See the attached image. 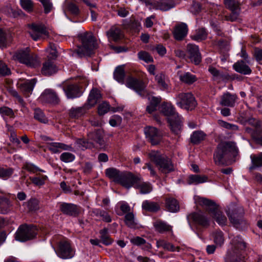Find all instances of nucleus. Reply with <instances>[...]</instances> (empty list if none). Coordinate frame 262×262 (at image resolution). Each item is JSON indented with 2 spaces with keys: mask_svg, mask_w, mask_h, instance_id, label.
I'll return each instance as SVG.
<instances>
[{
  "mask_svg": "<svg viewBox=\"0 0 262 262\" xmlns=\"http://www.w3.org/2000/svg\"><path fill=\"white\" fill-rule=\"evenodd\" d=\"M155 80L160 90L167 91L169 90V85L166 82V76L162 73L155 76Z\"/></svg>",
  "mask_w": 262,
  "mask_h": 262,
  "instance_id": "nucleus-39",
  "label": "nucleus"
},
{
  "mask_svg": "<svg viewBox=\"0 0 262 262\" xmlns=\"http://www.w3.org/2000/svg\"><path fill=\"white\" fill-rule=\"evenodd\" d=\"M89 108H87L85 104L81 107H72L69 112L70 118L78 119L82 117Z\"/></svg>",
  "mask_w": 262,
  "mask_h": 262,
  "instance_id": "nucleus-29",
  "label": "nucleus"
},
{
  "mask_svg": "<svg viewBox=\"0 0 262 262\" xmlns=\"http://www.w3.org/2000/svg\"><path fill=\"white\" fill-rule=\"evenodd\" d=\"M237 99L236 94H232L229 92L224 93L221 98L220 104L222 106L234 107Z\"/></svg>",
  "mask_w": 262,
  "mask_h": 262,
  "instance_id": "nucleus-23",
  "label": "nucleus"
},
{
  "mask_svg": "<svg viewBox=\"0 0 262 262\" xmlns=\"http://www.w3.org/2000/svg\"><path fill=\"white\" fill-rule=\"evenodd\" d=\"M125 222L126 225L129 228H134L136 227L134 215L133 213H128L125 216Z\"/></svg>",
  "mask_w": 262,
  "mask_h": 262,
  "instance_id": "nucleus-58",
  "label": "nucleus"
},
{
  "mask_svg": "<svg viewBox=\"0 0 262 262\" xmlns=\"http://www.w3.org/2000/svg\"><path fill=\"white\" fill-rule=\"evenodd\" d=\"M180 80L185 83L191 84L196 80L195 75L191 74L189 72L181 73L180 72L178 73Z\"/></svg>",
  "mask_w": 262,
  "mask_h": 262,
  "instance_id": "nucleus-42",
  "label": "nucleus"
},
{
  "mask_svg": "<svg viewBox=\"0 0 262 262\" xmlns=\"http://www.w3.org/2000/svg\"><path fill=\"white\" fill-rule=\"evenodd\" d=\"M58 69L51 60H48L43 64L41 73L46 76H50L57 72Z\"/></svg>",
  "mask_w": 262,
  "mask_h": 262,
  "instance_id": "nucleus-30",
  "label": "nucleus"
},
{
  "mask_svg": "<svg viewBox=\"0 0 262 262\" xmlns=\"http://www.w3.org/2000/svg\"><path fill=\"white\" fill-rule=\"evenodd\" d=\"M208 181V177L205 175L191 174L187 179V183L189 185H198Z\"/></svg>",
  "mask_w": 262,
  "mask_h": 262,
  "instance_id": "nucleus-36",
  "label": "nucleus"
},
{
  "mask_svg": "<svg viewBox=\"0 0 262 262\" xmlns=\"http://www.w3.org/2000/svg\"><path fill=\"white\" fill-rule=\"evenodd\" d=\"M47 148L52 154H59L62 150H73L71 145H67L61 142L49 143Z\"/></svg>",
  "mask_w": 262,
  "mask_h": 262,
  "instance_id": "nucleus-20",
  "label": "nucleus"
},
{
  "mask_svg": "<svg viewBox=\"0 0 262 262\" xmlns=\"http://www.w3.org/2000/svg\"><path fill=\"white\" fill-rule=\"evenodd\" d=\"M107 35L108 38L116 41L121 38L122 33L119 28L116 26H113L107 32Z\"/></svg>",
  "mask_w": 262,
  "mask_h": 262,
  "instance_id": "nucleus-37",
  "label": "nucleus"
},
{
  "mask_svg": "<svg viewBox=\"0 0 262 262\" xmlns=\"http://www.w3.org/2000/svg\"><path fill=\"white\" fill-rule=\"evenodd\" d=\"M207 37V33L204 28L196 30L195 33L191 36V38L196 41H201L205 39Z\"/></svg>",
  "mask_w": 262,
  "mask_h": 262,
  "instance_id": "nucleus-51",
  "label": "nucleus"
},
{
  "mask_svg": "<svg viewBox=\"0 0 262 262\" xmlns=\"http://www.w3.org/2000/svg\"><path fill=\"white\" fill-rule=\"evenodd\" d=\"M13 173V169L10 167H0V179L6 180L10 178Z\"/></svg>",
  "mask_w": 262,
  "mask_h": 262,
  "instance_id": "nucleus-52",
  "label": "nucleus"
},
{
  "mask_svg": "<svg viewBox=\"0 0 262 262\" xmlns=\"http://www.w3.org/2000/svg\"><path fill=\"white\" fill-rule=\"evenodd\" d=\"M13 40V36L10 33L0 28V48H7L12 43Z\"/></svg>",
  "mask_w": 262,
  "mask_h": 262,
  "instance_id": "nucleus-22",
  "label": "nucleus"
},
{
  "mask_svg": "<svg viewBox=\"0 0 262 262\" xmlns=\"http://www.w3.org/2000/svg\"><path fill=\"white\" fill-rule=\"evenodd\" d=\"M175 4L172 0H160L154 3V7L161 11H167L173 8Z\"/></svg>",
  "mask_w": 262,
  "mask_h": 262,
  "instance_id": "nucleus-33",
  "label": "nucleus"
},
{
  "mask_svg": "<svg viewBox=\"0 0 262 262\" xmlns=\"http://www.w3.org/2000/svg\"><path fill=\"white\" fill-rule=\"evenodd\" d=\"M225 7L231 11V13L225 16L226 21H234L236 20L241 12L240 3L238 0H224Z\"/></svg>",
  "mask_w": 262,
  "mask_h": 262,
  "instance_id": "nucleus-10",
  "label": "nucleus"
},
{
  "mask_svg": "<svg viewBox=\"0 0 262 262\" xmlns=\"http://www.w3.org/2000/svg\"><path fill=\"white\" fill-rule=\"evenodd\" d=\"M187 52L188 57L195 64H199L202 60V57L199 47L195 45L189 43L187 45Z\"/></svg>",
  "mask_w": 262,
  "mask_h": 262,
  "instance_id": "nucleus-17",
  "label": "nucleus"
},
{
  "mask_svg": "<svg viewBox=\"0 0 262 262\" xmlns=\"http://www.w3.org/2000/svg\"><path fill=\"white\" fill-rule=\"evenodd\" d=\"M76 143L79 148L82 150L88 148H91L93 146V143L91 140H86L83 139H78L76 140Z\"/></svg>",
  "mask_w": 262,
  "mask_h": 262,
  "instance_id": "nucleus-53",
  "label": "nucleus"
},
{
  "mask_svg": "<svg viewBox=\"0 0 262 262\" xmlns=\"http://www.w3.org/2000/svg\"><path fill=\"white\" fill-rule=\"evenodd\" d=\"M149 104L146 107V111L148 113L151 114L157 110V108L161 101V98L159 97H151L149 98Z\"/></svg>",
  "mask_w": 262,
  "mask_h": 262,
  "instance_id": "nucleus-41",
  "label": "nucleus"
},
{
  "mask_svg": "<svg viewBox=\"0 0 262 262\" xmlns=\"http://www.w3.org/2000/svg\"><path fill=\"white\" fill-rule=\"evenodd\" d=\"M144 133L146 138L152 145L159 144L162 140V133L155 127L148 126L145 127Z\"/></svg>",
  "mask_w": 262,
  "mask_h": 262,
  "instance_id": "nucleus-12",
  "label": "nucleus"
},
{
  "mask_svg": "<svg viewBox=\"0 0 262 262\" xmlns=\"http://www.w3.org/2000/svg\"><path fill=\"white\" fill-rule=\"evenodd\" d=\"M157 165L163 173H169L174 170V167L170 159L166 156H164Z\"/></svg>",
  "mask_w": 262,
  "mask_h": 262,
  "instance_id": "nucleus-25",
  "label": "nucleus"
},
{
  "mask_svg": "<svg viewBox=\"0 0 262 262\" xmlns=\"http://www.w3.org/2000/svg\"><path fill=\"white\" fill-rule=\"evenodd\" d=\"M142 209L149 212H157L160 209L159 205L154 202L145 200L142 204Z\"/></svg>",
  "mask_w": 262,
  "mask_h": 262,
  "instance_id": "nucleus-40",
  "label": "nucleus"
},
{
  "mask_svg": "<svg viewBox=\"0 0 262 262\" xmlns=\"http://www.w3.org/2000/svg\"><path fill=\"white\" fill-rule=\"evenodd\" d=\"M125 85L128 88L134 90L140 96L144 95L145 94V85L142 80L129 76L126 79Z\"/></svg>",
  "mask_w": 262,
  "mask_h": 262,
  "instance_id": "nucleus-13",
  "label": "nucleus"
},
{
  "mask_svg": "<svg viewBox=\"0 0 262 262\" xmlns=\"http://www.w3.org/2000/svg\"><path fill=\"white\" fill-rule=\"evenodd\" d=\"M161 112L169 118L178 117L179 115L176 112L175 108L169 103H163L161 105Z\"/></svg>",
  "mask_w": 262,
  "mask_h": 262,
  "instance_id": "nucleus-32",
  "label": "nucleus"
},
{
  "mask_svg": "<svg viewBox=\"0 0 262 262\" xmlns=\"http://www.w3.org/2000/svg\"><path fill=\"white\" fill-rule=\"evenodd\" d=\"M59 209L64 214L74 217L77 216L80 212V207L72 203H62Z\"/></svg>",
  "mask_w": 262,
  "mask_h": 262,
  "instance_id": "nucleus-16",
  "label": "nucleus"
},
{
  "mask_svg": "<svg viewBox=\"0 0 262 262\" xmlns=\"http://www.w3.org/2000/svg\"><path fill=\"white\" fill-rule=\"evenodd\" d=\"M168 121L169 123L171 131L177 135H179L182 130V118L179 115L178 117L169 118Z\"/></svg>",
  "mask_w": 262,
  "mask_h": 262,
  "instance_id": "nucleus-24",
  "label": "nucleus"
},
{
  "mask_svg": "<svg viewBox=\"0 0 262 262\" xmlns=\"http://www.w3.org/2000/svg\"><path fill=\"white\" fill-rule=\"evenodd\" d=\"M20 4L23 9L28 12L33 11L34 4L32 0H20Z\"/></svg>",
  "mask_w": 262,
  "mask_h": 262,
  "instance_id": "nucleus-56",
  "label": "nucleus"
},
{
  "mask_svg": "<svg viewBox=\"0 0 262 262\" xmlns=\"http://www.w3.org/2000/svg\"><path fill=\"white\" fill-rule=\"evenodd\" d=\"M227 213L231 223L236 228L242 229L246 226L247 223L243 219L244 210L242 207H238L231 212L229 210Z\"/></svg>",
  "mask_w": 262,
  "mask_h": 262,
  "instance_id": "nucleus-9",
  "label": "nucleus"
},
{
  "mask_svg": "<svg viewBox=\"0 0 262 262\" xmlns=\"http://www.w3.org/2000/svg\"><path fill=\"white\" fill-rule=\"evenodd\" d=\"M101 98L102 95L100 91L96 88H93L90 92L87 101L85 104L87 108L90 109L94 106Z\"/></svg>",
  "mask_w": 262,
  "mask_h": 262,
  "instance_id": "nucleus-19",
  "label": "nucleus"
},
{
  "mask_svg": "<svg viewBox=\"0 0 262 262\" xmlns=\"http://www.w3.org/2000/svg\"><path fill=\"white\" fill-rule=\"evenodd\" d=\"M233 68L235 71L244 75H249L252 72L250 67L243 60H239L235 62L233 66Z\"/></svg>",
  "mask_w": 262,
  "mask_h": 262,
  "instance_id": "nucleus-31",
  "label": "nucleus"
},
{
  "mask_svg": "<svg viewBox=\"0 0 262 262\" xmlns=\"http://www.w3.org/2000/svg\"><path fill=\"white\" fill-rule=\"evenodd\" d=\"M48 53V57L50 59H55L57 56V51L54 44H50L49 47L46 49Z\"/></svg>",
  "mask_w": 262,
  "mask_h": 262,
  "instance_id": "nucleus-60",
  "label": "nucleus"
},
{
  "mask_svg": "<svg viewBox=\"0 0 262 262\" xmlns=\"http://www.w3.org/2000/svg\"><path fill=\"white\" fill-rule=\"evenodd\" d=\"M196 202L199 205L205 206L206 210L221 226L225 225L227 220L220 210L219 207L212 201L204 198H198Z\"/></svg>",
  "mask_w": 262,
  "mask_h": 262,
  "instance_id": "nucleus-3",
  "label": "nucleus"
},
{
  "mask_svg": "<svg viewBox=\"0 0 262 262\" xmlns=\"http://www.w3.org/2000/svg\"><path fill=\"white\" fill-rule=\"evenodd\" d=\"M123 172L115 168H108L105 170V173L107 177L112 179L115 183H118Z\"/></svg>",
  "mask_w": 262,
  "mask_h": 262,
  "instance_id": "nucleus-35",
  "label": "nucleus"
},
{
  "mask_svg": "<svg viewBox=\"0 0 262 262\" xmlns=\"http://www.w3.org/2000/svg\"><path fill=\"white\" fill-rule=\"evenodd\" d=\"M157 246L158 248L161 247L164 249L170 252L178 251L181 250L180 247H176L172 244L167 242L164 240L158 241L157 242Z\"/></svg>",
  "mask_w": 262,
  "mask_h": 262,
  "instance_id": "nucleus-38",
  "label": "nucleus"
},
{
  "mask_svg": "<svg viewBox=\"0 0 262 262\" xmlns=\"http://www.w3.org/2000/svg\"><path fill=\"white\" fill-rule=\"evenodd\" d=\"M37 234V229L33 225L26 224L20 225L15 233V238L19 242H24L33 239Z\"/></svg>",
  "mask_w": 262,
  "mask_h": 262,
  "instance_id": "nucleus-6",
  "label": "nucleus"
},
{
  "mask_svg": "<svg viewBox=\"0 0 262 262\" xmlns=\"http://www.w3.org/2000/svg\"><path fill=\"white\" fill-rule=\"evenodd\" d=\"M135 188L139 190L140 193L141 194L149 193L152 190L151 184L149 182L143 181L140 176V180L137 182L136 185L135 186Z\"/></svg>",
  "mask_w": 262,
  "mask_h": 262,
  "instance_id": "nucleus-28",
  "label": "nucleus"
},
{
  "mask_svg": "<svg viewBox=\"0 0 262 262\" xmlns=\"http://www.w3.org/2000/svg\"><path fill=\"white\" fill-rule=\"evenodd\" d=\"M110 110V105L106 101L100 104L98 107V113L100 115H103Z\"/></svg>",
  "mask_w": 262,
  "mask_h": 262,
  "instance_id": "nucleus-62",
  "label": "nucleus"
},
{
  "mask_svg": "<svg viewBox=\"0 0 262 262\" xmlns=\"http://www.w3.org/2000/svg\"><path fill=\"white\" fill-rule=\"evenodd\" d=\"M48 177L45 175L37 174L36 177H30V180L36 186H42L45 184Z\"/></svg>",
  "mask_w": 262,
  "mask_h": 262,
  "instance_id": "nucleus-50",
  "label": "nucleus"
},
{
  "mask_svg": "<svg viewBox=\"0 0 262 262\" xmlns=\"http://www.w3.org/2000/svg\"><path fill=\"white\" fill-rule=\"evenodd\" d=\"M139 180L140 175H135L130 172L124 171L121 174L118 184L127 189H129L132 187L135 188Z\"/></svg>",
  "mask_w": 262,
  "mask_h": 262,
  "instance_id": "nucleus-11",
  "label": "nucleus"
},
{
  "mask_svg": "<svg viewBox=\"0 0 262 262\" xmlns=\"http://www.w3.org/2000/svg\"><path fill=\"white\" fill-rule=\"evenodd\" d=\"M187 32L188 27L187 25L182 23L175 27L173 34L176 40H181L186 36Z\"/></svg>",
  "mask_w": 262,
  "mask_h": 262,
  "instance_id": "nucleus-26",
  "label": "nucleus"
},
{
  "mask_svg": "<svg viewBox=\"0 0 262 262\" xmlns=\"http://www.w3.org/2000/svg\"><path fill=\"white\" fill-rule=\"evenodd\" d=\"M148 156L157 164L164 156L161 155L158 151L152 150L149 152Z\"/></svg>",
  "mask_w": 262,
  "mask_h": 262,
  "instance_id": "nucleus-61",
  "label": "nucleus"
},
{
  "mask_svg": "<svg viewBox=\"0 0 262 262\" xmlns=\"http://www.w3.org/2000/svg\"><path fill=\"white\" fill-rule=\"evenodd\" d=\"M104 133L102 129H97L88 134V140L92 142L99 144L100 145L103 144Z\"/></svg>",
  "mask_w": 262,
  "mask_h": 262,
  "instance_id": "nucleus-27",
  "label": "nucleus"
},
{
  "mask_svg": "<svg viewBox=\"0 0 262 262\" xmlns=\"http://www.w3.org/2000/svg\"><path fill=\"white\" fill-rule=\"evenodd\" d=\"M39 2L42 4L45 13H49L51 12L53 8V5L50 0H39Z\"/></svg>",
  "mask_w": 262,
  "mask_h": 262,
  "instance_id": "nucleus-64",
  "label": "nucleus"
},
{
  "mask_svg": "<svg viewBox=\"0 0 262 262\" xmlns=\"http://www.w3.org/2000/svg\"><path fill=\"white\" fill-rule=\"evenodd\" d=\"M212 237L214 243L217 246H222L224 243V234L221 231H216L212 233Z\"/></svg>",
  "mask_w": 262,
  "mask_h": 262,
  "instance_id": "nucleus-48",
  "label": "nucleus"
},
{
  "mask_svg": "<svg viewBox=\"0 0 262 262\" xmlns=\"http://www.w3.org/2000/svg\"><path fill=\"white\" fill-rule=\"evenodd\" d=\"M208 71L213 76L214 79L222 78L224 77L223 74L213 67H209Z\"/></svg>",
  "mask_w": 262,
  "mask_h": 262,
  "instance_id": "nucleus-63",
  "label": "nucleus"
},
{
  "mask_svg": "<svg viewBox=\"0 0 262 262\" xmlns=\"http://www.w3.org/2000/svg\"><path fill=\"white\" fill-rule=\"evenodd\" d=\"M100 239L102 243L106 246L111 245L113 240L110 237L108 234L107 229L104 228L103 229L100 231Z\"/></svg>",
  "mask_w": 262,
  "mask_h": 262,
  "instance_id": "nucleus-49",
  "label": "nucleus"
},
{
  "mask_svg": "<svg viewBox=\"0 0 262 262\" xmlns=\"http://www.w3.org/2000/svg\"><path fill=\"white\" fill-rule=\"evenodd\" d=\"M29 52V48H26L25 50H20L14 54L13 58L28 67L35 68L39 64V62L36 56H31Z\"/></svg>",
  "mask_w": 262,
  "mask_h": 262,
  "instance_id": "nucleus-7",
  "label": "nucleus"
},
{
  "mask_svg": "<svg viewBox=\"0 0 262 262\" xmlns=\"http://www.w3.org/2000/svg\"><path fill=\"white\" fill-rule=\"evenodd\" d=\"M191 217L194 222L203 227L209 225V220L203 213L194 212L191 214Z\"/></svg>",
  "mask_w": 262,
  "mask_h": 262,
  "instance_id": "nucleus-34",
  "label": "nucleus"
},
{
  "mask_svg": "<svg viewBox=\"0 0 262 262\" xmlns=\"http://www.w3.org/2000/svg\"><path fill=\"white\" fill-rule=\"evenodd\" d=\"M59 159L63 162L70 163L75 159V156L71 152H64L60 155Z\"/></svg>",
  "mask_w": 262,
  "mask_h": 262,
  "instance_id": "nucleus-57",
  "label": "nucleus"
},
{
  "mask_svg": "<svg viewBox=\"0 0 262 262\" xmlns=\"http://www.w3.org/2000/svg\"><path fill=\"white\" fill-rule=\"evenodd\" d=\"M114 79L118 82L123 83L125 77L124 65L119 66L115 69L114 72Z\"/></svg>",
  "mask_w": 262,
  "mask_h": 262,
  "instance_id": "nucleus-43",
  "label": "nucleus"
},
{
  "mask_svg": "<svg viewBox=\"0 0 262 262\" xmlns=\"http://www.w3.org/2000/svg\"><path fill=\"white\" fill-rule=\"evenodd\" d=\"M154 226L156 230L160 233L171 231L172 227L166 223L162 221H157L154 223Z\"/></svg>",
  "mask_w": 262,
  "mask_h": 262,
  "instance_id": "nucleus-45",
  "label": "nucleus"
},
{
  "mask_svg": "<svg viewBox=\"0 0 262 262\" xmlns=\"http://www.w3.org/2000/svg\"><path fill=\"white\" fill-rule=\"evenodd\" d=\"M238 152V148L233 142H223L217 146L214 153L213 159L216 165H223L231 156H235Z\"/></svg>",
  "mask_w": 262,
  "mask_h": 262,
  "instance_id": "nucleus-1",
  "label": "nucleus"
},
{
  "mask_svg": "<svg viewBox=\"0 0 262 262\" xmlns=\"http://www.w3.org/2000/svg\"><path fill=\"white\" fill-rule=\"evenodd\" d=\"M36 83L35 78L18 83V87L26 97H29L32 93L34 86Z\"/></svg>",
  "mask_w": 262,
  "mask_h": 262,
  "instance_id": "nucleus-21",
  "label": "nucleus"
},
{
  "mask_svg": "<svg viewBox=\"0 0 262 262\" xmlns=\"http://www.w3.org/2000/svg\"><path fill=\"white\" fill-rule=\"evenodd\" d=\"M166 207L171 212H175L179 210V205L177 201L172 198H168L166 199Z\"/></svg>",
  "mask_w": 262,
  "mask_h": 262,
  "instance_id": "nucleus-44",
  "label": "nucleus"
},
{
  "mask_svg": "<svg viewBox=\"0 0 262 262\" xmlns=\"http://www.w3.org/2000/svg\"><path fill=\"white\" fill-rule=\"evenodd\" d=\"M28 27L30 29L29 33L34 40L36 41L40 39L43 35L48 34L46 27L42 24L33 23L28 25Z\"/></svg>",
  "mask_w": 262,
  "mask_h": 262,
  "instance_id": "nucleus-14",
  "label": "nucleus"
},
{
  "mask_svg": "<svg viewBox=\"0 0 262 262\" xmlns=\"http://www.w3.org/2000/svg\"><path fill=\"white\" fill-rule=\"evenodd\" d=\"M34 117L36 120L41 123H47L48 122V120L43 112L39 108L34 110Z\"/></svg>",
  "mask_w": 262,
  "mask_h": 262,
  "instance_id": "nucleus-54",
  "label": "nucleus"
},
{
  "mask_svg": "<svg viewBox=\"0 0 262 262\" xmlns=\"http://www.w3.org/2000/svg\"><path fill=\"white\" fill-rule=\"evenodd\" d=\"M231 243L232 247L227 253L225 262H245L244 251L246 243L241 236H236L232 239Z\"/></svg>",
  "mask_w": 262,
  "mask_h": 262,
  "instance_id": "nucleus-2",
  "label": "nucleus"
},
{
  "mask_svg": "<svg viewBox=\"0 0 262 262\" xmlns=\"http://www.w3.org/2000/svg\"><path fill=\"white\" fill-rule=\"evenodd\" d=\"M250 158L252 162V165L250 167V169H254L262 166V152L257 155H251Z\"/></svg>",
  "mask_w": 262,
  "mask_h": 262,
  "instance_id": "nucleus-47",
  "label": "nucleus"
},
{
  "mask_svg": "<svg viewBox=\"0 0 262 262\" xmlns=\"http://www.w3.org/2000/svg\"><path fill=\"white\" fill-rule=\"evenodd\" d=\"M206 136V134L202 131H195L191 135L190 140L193 144H198L202 141H203L205 139Z\"/></svg>",
  "mask_w": 262,
  "mask_h": 262,
  "instance_id": "nucleus-46",
  "label": "nucleus"
},
{
  "mask_svg": "<svg viewBox=\"0 0 262 262\" xmlns=\"http://www.w3.org/2000/svg\"><path fill=\"white\" fill-rule=\"evenodd\" d=\"M176 104L181 108L192 111L197 105L196 101L191 93H179L175 97Z\"/></svg>",
  "mask_w": 262,
  "mask_h": 262,
  "instance_id": "nucleus-5",
  "label": "nucleus"
},
{
  "mask_svg": "<svg viewBox=\"0 0 262 262\" xmlns=\"http://www.w3.org/2000/svg\"><path fill=\"white\" fill-rule=\"evenodd\" d=\"M57 255L62 259H70L74 257L75 250L72 247L70 241L66 239L60 240L54 249Z\"/></svg>",
  "mask_w": 262,
  "mask_h": 262,
  "instance_id": "nucleus-8",
  "label": "nucleus"
},
{
  "mask_svg": "<svg viewBox=\"0 0 262 262\" xmlns=\"http://www.w3.org/2000/svg\"><path fill=\"white\" fill-rule=\"evenodd\" d=\"M81 45L78 47L77 53L79 56H90L97 48L94 37L91 33H85L80 36Z\"/></svg>",
  "mask_w": 262,
  "mask_h": 262,
  "instance_id": "nucleus-4",
  "label": "nucleus"
},
{
  "mask_svg": "<svg viewBox=\"0 0 262 262\" xmlns=\"http://www.w3.org/2000/svg\"><path fill=\"white\" fill-rule=\"evenodd\" d=\"M252 138L256 143L262 146V128L261 125L255 129L252 134Z\"/></svg>",
  "mask_w": 262,
  "mask_h": 262,
  "instance_id": "nucleus-55",
  "label": "nucleus"
},
{
  "mask_svg": "<svg viewBox=\"0 0 262 262\" xmlns=\"http://www.w3.org/2000/svg\"><path fill=\"white\" fill-rule=\"evenodd\" d=\"M138 57L140 59L146 63L153 62V58L147 52L145 51H140L138 53Z\"/></svg>",
  "mask_w": 262,
  "mask_h": 262,
  "instance_id": "nucleus-59",
  "label": "nucleus"
},
{
  "mask_svg": "<svg viewBox=\"0 0 262 262\" xmlns=\"http://www.w3.org/2000/svg\"><path fill=\"white\" fill-rule=\"evenodd\" d=\"M63 90L69 99H73L81 95L80 88L77 84L66 83L63 86Z\"/></svg>",
  "mask_w": 262,
  "mask_h": 262,
  "instance_id": "nucleus-18",
  "label": "nucleus"
},
{
  "mask_svg": "<svg viewBox=\"0 0 262 262\" xmlns=\"http://www.w3.org/2000/svg\"><path fill=\"white\" fill-rule=\"evenodd\" d=\"M39 100L42 103L56 104L59 103L60 99L57 93L52 89H46L39 97Z\"/></svg>",
  "mask_w": 262,
  "mask_h": 262,
  "instance_id": "nucleus-15",
  "label": "nucleus"
}]
</instances>
